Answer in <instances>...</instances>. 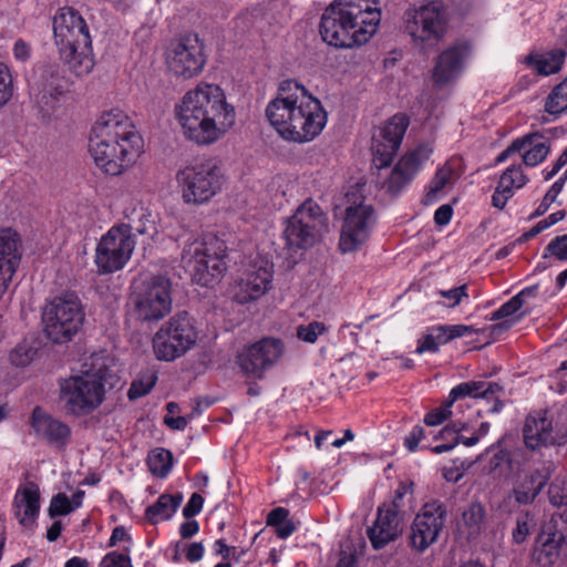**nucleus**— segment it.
<instances>
[{"instance_id":"30","label":"nucleus","mask_w":567,"mask_h":567,"mask_svg":"<svg viewBox=\"0 0 567 567\" xmlns=\"http://www.w3.org/2000/svg\"><path fill=\"white\" fill-rule=\"evenodd\" d=\"M523 439L526 447L530 451L557 444L551 420L539 413L527 415L523 427Z\"/></svg>"},{"instance_id":"7","label":"nucleus","mask_w":567,"mask_h":567,"mask_svg":"<svg viewBox=\"0 0 567 567\" xmlns=\"http://www.w3.org/2000/svg\"><path fill=\"white\" fill-rule=\"evenodd\" d=\"M132 315L142 322H157L172 310V281L165 275H143L132 284Z\"/></svg>"},{"instance_id":"42","label":"nucleus","mask_w":567,"mask_h":567,"mask_svg":"<svg viewBox=\"0 0 567 567\" xmlns=\"http://www.w3.org/2000/svg\"><path fill=\"white\" fill-rule=\"evenodd\" d=\"M534 516L528 512H523L516 517V525L512 530L513 542L522 544L526 540L534 527Z\"/></svg>"},{"instance_id":"26","label":"nucleus","mask_w":567,"mask_h":567,"mask_svg":"<svg viewBox=\"0 0 567 567\" xmlns=\"http://www.w3.org/2000/svg\"><path fill=\"white\" fill-rule=\"evenodd\" d=\"M504 393V389L496 382L488 381H467L462 382L454 386L450 394L449 400L453 404L455 401L464 398L484 399L492 402L488 412L497 413L503 408L501 394Z\"/></svg>"},{"instance_id":"24","label":"nucleus","mask_w":567,"mask_h":567,"mask_svg":"<svg viewBox=\"0 0 567 567\" xmlns=\"http://www.w3.org/2000/svg\"><path fill=\"white\" fill-rule=\"evenodd\" d=\"M21 256L19 234L11 228L0 229V298L8 289Z\"/></svg>"},{"instance_id":"60","label":"nucleus","mask_w":567,"mask_h":567,"mask_svg":"<svg viewBox=\"0 0 567 567\" xmlns=\"http://www.w3.org/2000/svg\"><path fill=\"white\" fill-rule=\"evenodd\" d=\"M447 329L451 341L476 332V329L473 326L466 324H447Z\"/></svg>"},{"instance_id":"32","label":"nucleus","mask_w":567,"mask_h":567,"mask_svg":"<svg viewBox=\"0 0 567 567\" xmlns=\"http://www.w3.org/2000/svg\"><path fill=\"white\" fill-rule=\"evenodd\" d=\"M182 502L183 495L181 493L174 495L162 494L153 505L146 508L145 518L153 525L161 519H169L176 513Z\"/></svg>"},{"instance_id":"56","label":"nucleus","mask_w":567,"mask_h":567,"mask_svg":"<svg viewBox=\"0 0 567 567\" xmlns=\"http://www.w3.org/2000/svg\"><path fill=\"white\" fill-rule=\"evenodd\" d=\"M204 504V498L198 493L192 494L187 504L183 508V516L189 519L200 513Z\"/></svg>"},{"instance_id":"41","label":"nucleus","mask_w":567,"mask_h":567,"mask_svg":"<svg viewBox=\"0 0 567 567\" xmlns=\"http://www.w3.org/2000/svg\"><path fill=\"white\" fill-rule=\"evenodd\" d=\"M35 353V348L28 342H22L10 351L9 361L14 367L23 368L32 362Z\"/></svg>"},{"instance_id":"58","label":"nucleus","mask_w":567,"mask_h":567,"mask_svg":"<svg viewBox=\"0 0 567 567\" xmlns=\"http://www.w3.org/2000/svg\"><path fill=\"white\" fill-rule=\"evenodd\" d=\"M424 437H425V430L422 426L416 425L405 436V439H404V446L406 447L408 451L414 452L417 449L419 443Z\"/></svg>"},{"instance_id":"5","label":"nucleus","mask_w":567,"mask_h":567,"mask_svg":"<svg viewBox=\"0 0 567 567\" xmlns=\"http://www.w3.org/2000/svg\"><path fill=\"white\" fill-rule=\"evenodd\" d=\"M141 141L131 118L115 109L101 114L92 126L89 152L103 172L118 175L126 158L138 153Z\"/></svg>"},{"instance_id":"11","label":"nucleus","mask_w":567,"mask_h":567,"mask_svg":"<svg viewBox=\"0 0 567 567\" xmlns=\"http://www.w3.org/2000/svg\"><path fill=\"white\" fill-rule=\"evenodd\" d=\"M329 219L311 198L305 200L286 221L284 237L291 249L312 247L328 231Z\"/></svg>"},{"instance_id":"55","label":"nucleus","mask_w":567,"mask_h":567,"mask_svg":"<svg viewBox=\"0 0 567 567\" xmlns=\"http://www.w3.org/2000/svg\"><path fill=\"white\" fill-rule=\"evenodd\" d=\"M529 137H518L514 140L502 153L496 157V163L505 162L512 154L522 153L526 148V143Z\"/></svg>"},{"instance_id":"34","label":"nucleus","mask_w":567,"mask_h":567,"mask_svg":"<svg viewBox=\"0 0 567 567\" xmlns=\"http://www.w3.org/2000/svg\"><path fill=\"white\" fill-rule=\"evenodd\" d=\"M565 58L566 52L564 50H554L539 58L529 55L526 58V61L536 68L538 74L550 75L561 69Z\"/></svg>"},{"instance_id":"22","label":"nucleus","mask_w":567,"mask_h":567,"mask_svg":"<svg viewBox=\"0 0 567 567\" xmlns=\"http://www.w3.org/2000/svg\"><path fill=\"white\" fill-rule=\"evenodd\" d=\"M271 281L272 265L266 260L255 261L241 278L236 299L240 303L256 300L271 288Z\"/></svg>"},{"instance_id":"43","label":"nucleus","mask_w":567,"mask_h":567,"mask_svg":"<svg viewBox=\"0 0 567 567\" xmlns=\"http://www.w3.org/2000/svg\"><path fill=\"white\" fill-rule=\"evenodd\" d=\"M156 380V374L152 373L144 378L133 381L128 389L127 398L131 401H133L146 395L154 388Z\"/></svg>"},{"instance_id":"64","label":"nucleus","mask_w":567,"mask_h":567,"mask_svg":"<svg viewBox=\"0 0 567 567\" xmlns=\"http://www.w3.org/2000/svg\"><path fill=\"white\" fill-rule=\"evenodd\" d=\"M199 530V525L194 519H187L179 527V534L183 538L187 539L196 535Z\"/></svg>"},{"instance_id":"48","label":"nucleus","mask_w":567,"mask_h":567,"mask_svg":"<svg viewBox=\"0 0 567 567\" xmlns=\"http://www.w3.org/2000/svg\"><path fill=\"white\" fill-rule=\"evenodd\" d=\"M553 256L560 261L567 260V233L557 236L546 246L543 257Z\"/></svg>"},{"instance_id":"10","label":"nucleus","mask_w":567,"mask_h":567,"mask_svg":"<svg viewBox=\"0 0 567 567\" xmlns=\"http://www.w3.org/2000/svg\"><path fill=\"white\" fill-rule=\"evenodd\" d=\"M83 321V307L74 293L55 297L42 312L44 333L54 343L71 341L81 329Z\"/></svg>"},{"instance_id":"23","label":"nucleus","mask_w":567,"mask_h":567,"mask_svg":"<svg viewBox=\"0 0 567 567\" xmlns=\"http://www.w3.org/2000/svg\"><path fill=\"white\" fill-rule=\"evenodd\" d=\"M551 476V466L543 465L538 468L519 473L514 482L512 495L519 505H530L538 497Z\"/></svg>"},{"instance_id":"27","label":"nucleus","mask_w":567,"mask_h":567,"mask_svg":"<svg viewBox=\"0 0 567 567\" xmlns=\"http://www.w3.org/2000/svg\"><path fill=\"white\" fill-rule=\"evenodd\" d=\"M32 427L38 437L59 449L64 447L71 437V427L59 419L37 406L32 412Z\"/></svg>"},{"instance_id":"15","label":"nucleus","mask_w":567,"mask_h":567,"mask_svg":"<svg viewBox=\"0 0 567 567\" xmlns=\"http://www.w3.org/2000/svg\"><path fill=\"white\" fill-rule=\"evenodd\" d=\"M353 193H348L349 206L346 208L341 227L339 248L342 252H352L360 248L371 235L377 223L375 210L364 200L358 202Z\"/></svg>"},{"instance_id":"61","label":"nucleus","mask_w":567,"mask_h":567,"mask_svg":"<svg viewBox=\"0 0 567 567\" xmlns=\"http://www.w3.org/2000/svg\"><path fill=\"white\" fill-rule=\"evenodd\" d=\"M289 517V511L284 507H277L272 509L267 517V525L269 526H279V524L284 523Z\"/></svg>"},{"instance_id":"47","label":"nucleus","mask_w":567,"mask_h":567,"mask_svg":"<svg viewBox=\"0 0 567 567\" xmlns=\"http://www.w3.org/2000/svg\"><path fill=\"white\" fill-rule=\"evenodd\" d=\"M548 501L555 507L567 505V481L555 480L548 487Z\"/></svg>"},{"instance_id":"12","label":"nucleus","mask_w":567,"mask_h":567,"mask_svg":"<svg viewBox=\"0 0 567 567\" xmlns=\"http://www.w3.org/2000/svg\"><path fill=\"white\" fill-rule=\"evenodd\" d=\"M223 178L221 168L213 158L195 162L177 174L187 204L208 202L221 189Z\"/></svg>"},{"instance_id":"8","label":"nucleus","mask_w":567,"mask_h":567,"mask_svg":"<svg viewBox=\"0 0 567 567\" xmlns=\"http://www.w3.org/2000/svg\"><path fill=\"white\" fill-rule=\"evenodd\" d=\"M226 250L227 247L221 239L208 235L203 240L185 245L181 261L193 281L208 286L226 270Z\"/></svg>"},{"instance_id":"21","label":"nucleus","mask_w":567,"mask_h":567,"mask_svg":"<svg viewBox=\"0 0 567 567\" xmlns=\"http://www.w3.org/2000/svg\"><path fill=\"white\" fill-rule=\"evenodd\" d=\"M53 33L58 45H81L85 48L92 40L84 19L72 8H63L53 19Z\"/></svg>"},{"instance_id":"39","label":"nucleus","mask_w":567,"mask_h":567,"mask_svg":"<svg viewBox=\"0 0 567 567\" xmlns=\"http://www.w3.org/2000/svg\"><path fill=\"white\" fill-rule=\"evenodd\" d=\"M545 111L549 114H560L567 111V84H557L546 99Z\"/></svg>"},{"instance_id":"31","label":"nucleus","mask_w":567,"mask_h":567,"mask_svg":"<svg viewBox=\"0 0 567 567\" xmlns=\"http://www.w3.org/2000/svg\"><path fill=\"white\" fill-rule=\"evenodd\" d=\"M63 60L69 65L71 72L76 76L89 74L93 69L92 43L85 48L81 45H60Z\"/></svg>"},{"instance_id":"4","label":"nucleus","mask_w":567,"mask_h":567,"mask_svg":"<svg viewBox=\"0 0 567 567\" xmlns=\"http://www.w3.org/2000/svg\"><path fill=\"white\" fill-rule=\"evenodd\" d=\"M379 0H338L322 13L320 34L331 47L351 49L365 44L381 20Z\"/></svg>"},{"instance_id":"45","label":"nucleus","mask_w":567,"mask_h":567,"mask_svg":"<svg viewBox=\"0 0 567 567\" xmlns=\"http://www.w3.org/2000/svg\"><path fill=\"white\" fill-rule=\"evenodd\" d=\"M13 80L9 68L0 62V109H2L12 97Z\"/></svg>"},{"instance_id":"52","label":"nucleus","mask_w":567,"mask_h":567,"mask_svg":"<svg viewBox=\"0 0 567 567\" xmlns=\"http://www.w3.org/2000/svg\"><path fill=\"white\" fill-rule=\"evenodd\" d=\"M437 293L449 300L444 306L455 307L461 303L463 298L467 297V286L461 285L450 290H440Z\"/></svg>"},{"instance_id":"2","label":"nucleus","mask_w":567,"mask_h":567,"mask_svg":"<svg viewBox=\"0 0 567 567\" xmlns=\"http://www.w3.org/2000/svg\"><path fill=\"white\" fill-rule=\"evenodd\" d=\"M176 114L186 137L199 145L216 142L236 118L233 105L215 84L199 83L188 91L176 106Z\"/></svg>"},{"instance_id":"54","label":"nucleus","mask_w":567,"mask_h":567,"mask_svg":"<svg viewBox=\"0 0 567 567\" xmlns=\"http://www.w3.org/2000/svg\"><path fill=\"white\" fill-rule=\"evenodd\" d=\"M512 457L511 453L505 450L497 451L488 462V468L491 473L502 472L504 467L511 466Z\"/></svg>"},{"instance_id":"37","label":"nucleus","mask_w":567,"mask_h":567,"mask_svg":"<svg viewBox=\"0 0 567 567\" xmlns=\"http://www.w3.org/2000/svg\"><path fill=\"white\" fill-rule=\"evenodd\" d=\"M528 182V177L523 173L520 166H509L499 177L497 188L505 193L507 197L514 195L515 188H522Z\"/></svg>"},{"instance_id":"6","label":"nucleus","mask_w":567,"mask_h":567,"mask_svg":"<svg viewBox=\"0 0 567 567\" xmlns=\"http://www.w3.org/2000/svg\"><path fill=\"white\" fill-rule=\"evenodd\" d=\"M117 382V375L105 359L94 354L82 365L79 374L59 382V403L66 415H89L102 404L106 389L114 388Z\"/></svg>"},{"instance_id":"57","label":"nucleus","mask_w":567,"mask_h":567,"mask_svg":"<svg viewBox=\"0 0 567 567\" xmlns=\"http://www.w3.org/2000/svg\"><path fill=\"white\" fill-rule=\"evenodd\" d=\"M437 341H435V338L429 328L426 333L423 334V337L419 341V346L415 350L416 353L422 354L424 352H432L435 353L439 351Z\"/></svg>"},{"instance_id":"17","label":"nucleus","mask_w":567,"mask_h":567,"mask_svg":"<svg viewBox=\"0 0 567 567\" xmlns=\"http://www.w3.org/2000/svg\"><path fill=\"white\" fill-rule=\"evenodd\" d=\"M68 91V80L58 64H41L34 68L29 79V92L33 102L43 111L52 110L59 96Z\"/></svg>"},{"instance_id":"36","label":"nucleus","mask_w":567,"mask_h":567,"mask_svg":"<svg viewBox=\"0 0 567 567\" xmlns=\"http://www.w3.org/2000/svg\"><path fill=\"white\" fill-rule=\"evenodd\" d=\"M173 454L163 447L153 450L147 457V465L153 475L166 477L173 466Z\"/></svg>"},{"instance_id":"18","label":"nucleus","mask_w":567,"mask_h":567,"mask_svg":"<svg viewBox=\"0 0 567 567\" xmlns=\"http://www.w3.org/2000/svg\"><path fill=\"white\" fill-rule=\"evenodd\" d=\"M567 557V517H553L536 539L533 559L542 567H553Z\"/></svg>"},{"instance_id":"28","label":"nucleus","mask_w":567,"mask_h":567,"mask_svg":"<svg viewBox=\"0 0 567 567\" xmlns=\"http://www.w3.org/2000/svg\"><path fill=\"white\" fill-rule=\"evenodd\" d=\"M470 53V48L464 42L455 43L444 50L436 60L433 70V80L436 84L443 85L455 79L462 68L463 62Z\"/></svg>"},{"instance_id":"50","label":"nucleus","mask_w":567,"mask_h":567,"mask_svg":"<svg viewBox=\"0 0 567 567\" xmlns=\"http://www.w3.org/2000/svg\"><path fill=\"white\" fill-rule=\"evenodd\" d=\"M561 190L563 189L560 183H554L551 187L548 189V192L545 194L538 207L532 214L530 218H536L544 215L548 210L550 205L556 200L557 196Z\"/></svg>"},{"instance_id":"51","label":"nucleus","mask_w":567,"mask_h":567,"mask_svg":"<svg viewBox=\"0 0 567 567\" xmlns=\"http://www.w3.org/2000/svg\"><path fill=\"white\" fill-rule=\"evenodd\" d=\"M99 567H133V565L127 554L110 551L102 558Z\"/></svg>"},{"instance_id":"25","label":"nucleus","mask_w":567,"mask_h":567,"mask_svg":"<svg viewBox=\"0 0 567 567\" xmlns=\"http://www.w3.org/2000/svg\"><path fill=\"white\" fill-rule=\"evenodd\" d=\"M403 520L400 514L386 511L385 506H379L377 518L367 530L372 547L379 550L394 542L403 530Z\"/></svg>"},{"instance_id":"44","label":"nucleus","mask_w":567,"mask_h":567,"mask_svg":"<svg viewBox=\"0 0 567 567\" xmlns=\"http://www.w3.org/2000/svg\"><path fill=\"white\" fill-rule=\"evenodd\" d=\"M74 511L69 497L64 493H58L51 498L48 514L51 518L64 516Z\"/></svg>"},{"instance_id":"62","label":"nucleus","mask_w":567,"mask_h":567,"mask_svg":"<svg viewBox=\"0 0 567 567\" xmlns=\"http://www.w3.org/2000/svg\"><path fill=\"white\" fill-rule=\"evenodd\" d=\"M453 215V209L450 205L440 206L434 213V221L439 226H444L450 223Z\"/></svg>"},{"instance_id":"3","label":"nucleus","mask_w":567,"mask_h":567,"mask_svg":"<svg viewBox=\"0 0 567 567\" xmlns=\"http://www.w3.org/2000/svg\"><path fill=\"white\" fill-rule=\"evenodd\" d=\"M408 126L409 117L404 114H395L372 136V161L378 169L375 184L391 196L399 195L411 183L430 154L425 146H420L401 157L390 172L382 173V169L388 168L396 155Z\"/></svg>"},{"instance_id":"53","label":"nucleus","mask_w":567,"mask_h":567,"mask_svg":"<svg viewBox=\"0 0 567 567\" xmlns=\"http://www.w3.org/2000/svg\"><path fill=\"white\" fill-rule=\"evenodd\" d=\"M452 177V171L450 168L443 167L441 168L433 178L430 190L427 193V197H435L436 194L443 189V187L450 182Z\"/></svg>"},{"instance_id":"33","label":"nucleus","mask_w":567,"mask_h":567,"mask_svg":"<svg viewBox=\"0 0 567 567\" xmlns=\"http://www.w3.org/2000/svg\"><path fill=\"white\" fill-rule=\"evenodd\" d=\"M523 137H529L526 143V148L522 151L524 164L534 167L544 162L550 151L549 141L539 132L528 133Z\"/></svg>"},{"instance_id":"1","label":"nucleus","mask_w":567,"mask_h":567,"mask_svg":"<svg viewBox=\"0 0 567 567\" xmlns=\"http://www.w3.org/2000/svg\"><path fill=\"white\" fill-rule=\"evenodd\" d=\"M266 116L280 136L297 143L317 137L328 118L321 102L292 79L279 83L277 96L266 107Z\"/></svg>"},{"instance_id":"16","label":"nucleus","mask_w":567,"mask_h":567,"mask_svg":"<svg viewBox=\"0 0 567 567\" xmlns=\"http://www.w3.org/2000/svg\"><path fill=\"white\" fill-rule=\"evenodd\" d=\"M206 63L204 45L197 34L188 33L171 42L166 52L168 70L177 76L190 79L199 74Z\"/></svg>"},{"instance_id":"35","label":"nucleus","mask_w":567,"mask_h":567,"mask_svg":"<svg viewBox=\"0 0 567 567\" xmlns=\"http://www.w3.org/2000/svg\"><path fill=\"white\" fill-rule=\"evenodd\" d=\"M537 290V286L524 288L517 295L512 297L507 302L502 305L496 311H494L492 313L491 320L497 321L515 315L523 307L525 299L535 297Z\"/></svg>"},{"instance_id":"13","label":"nucleus","mask_w":567,"mask_h":567,"mask_svg":"<svg viewBox=\"0 0 567 567\" xmlns=\"http://www.w3.org/2000/svg\"><path fill=\"white\" fill-rule=\"evenodd\" d=\"M197 340V331L187 312L175 315L153 337L155 357L173 361L184 355Z\"/></svg>"},{"instance_id":"20","label":"nucleus","mask_w":567,"mask_h":567,"mask_svg":"<svg viewBox=\"0 0 567 567\" xmlns=\"http://www.w3.org/2000/svg\"><path fill=\"white\" fill-rule=\"evenodd\" d=\"M446 518L443 503L432 501L425 503L411 525L410 544L415 550L423 553L437 540Z\"/></svg>"},{"instance_id":"38","label":"nucleus","mask_w":567,"mask_h":567,"mask_svg":"<svg viewBox=\"0 0 567 567\" xmlns=\"http://www.w3.org/2000/svg\"><path fill=\"white\" fill-rule=\"evenodd\" d=\"M486 512L478 502H472L462 513V519L470 535H476L482 530Z\"/></svg>"},{"instance_id":"59","label":"nucleus","mask_w":567,"mask_h":567,"mask_svg":"<svg viewBox=\"0 0 567 567\" xmlns=\"http://www.w3.org/2000/svg\"><path fill=\"white\" fill-rule=\"evenodd\" d=\"M183 548L186 549V559L190 563L199 561L204 555V546L202 543H192L188 546L183 544Z\"/></svg>"},{"instance_id":"40","label":"nucleus","mask_w":567,"mask_h":567,"mask_svg":"<svg viewBox=\"0 0 567 567\" xmlns=\"http://www.w3.org/2000/svg\"><path fill=\"white\" fill-rule=\"evenodd\" d=\"M411 494V486L405 483H400L398 488L395 489L392 502L390 504H383L382 506H385L386 511L400 514V516L404 518L406 508L410 507L409 504L411 502V497H409L408 502H405V498L408 495Z\"/></svg>"},{"instance_id":"49","label":"nucleus","mask_w":567,"mask_h":567,"mask_svg":"<svg viewBox=\"0 0 567 567\" xmlns=\"http://www.w3.org/2000/svg\"><path fill=\"white\" fill-rule=\"evenodd\" d=\"M453 404L447 399L440 408L430 411L424 416V423L427 426H435L442 424L447 417L451 416V406Z\"/></svg>"},{"instance_id":"19","label":"nucleus","mask_w":567,"mask_h":567,"mask_svg":"<svg viewBox=\"0 0 567 567\" xmlns=\"http://www.w3.org/2000/svg\"><path fill=\"white\" fill-rule=\"evenodd\" d=\"M284 353L280 339L264 338L246 347L238 355L240 370L252 379H261L265 372L278 362Z\"/></svg>"},{"instance_id":"29","label":"nucleus","mask_w":567,"mask_h":567,"mask_svg":"<svg viewBox=\"0 0 567 567\" xmlns=\"http://www.w3.org/2000/svg\"><path fill=\"white\" fill-rule=\"evenodd\" d=\"M13 514L20 525L28 527L35 524L40 512V491L34 482L20 486L13 497Z\"/></svg>"},{"instance_id":"63","label":"nucleus","mask_w":567,"mask_h":567,"mask_svg":"<svg viewBox=\"0 0 567 567\" xmlns=\"http://www.w3.org/2000/svg\"><path fill=\"white\" fill-rule=\"evenodd\" d=\"M430 329L435 338V341H437L439 347L451 341L450 333L447 331V324L433 326Z\"/></svg>"},{"instance_id":"14","label":"nucleus","mask_w":567,"mask_h":567,"mask_svg":"<svg viewBox=\"0 0 567 567\" xmlns=\"http://www.w3.org/2000/svg\"><path fill=\"white\" fill-rule=\"evenodd\" d=\"M132 227L120 224L103 235L95 248V265L100 274H112L124 268L135 248Z\"/></svg>"},{"instance_id":"46","label":"nucleus","mask_w":567,"mask_h":567,"mask_svg":"<svg viewBox=\"0 0 567 567\" xmlns=\"http://www.w3.org/2000/svg\"><path fill=\"white\" fill-rule=\"evenodd\" d=\"M327 331L324 323L312 321L308 324H302L297 328V337L308 343H315L319 336Z\"/></svg>"},{"instance_id":"9","label":"nucleus","mask_w":567,"mask_h":567,"mask_svg":"<svg viewBox=\"0 0 567 567\" xmlns=\"http://www.w3.org/2000/svg\"><path fill=\"white\" fill-rule=\"evenodd\" d=\"M403 29L415 47L433 49L444 37L447 12L441 1H430L419 8H409L403 13Z\"/></svg>"}]
</instances>
